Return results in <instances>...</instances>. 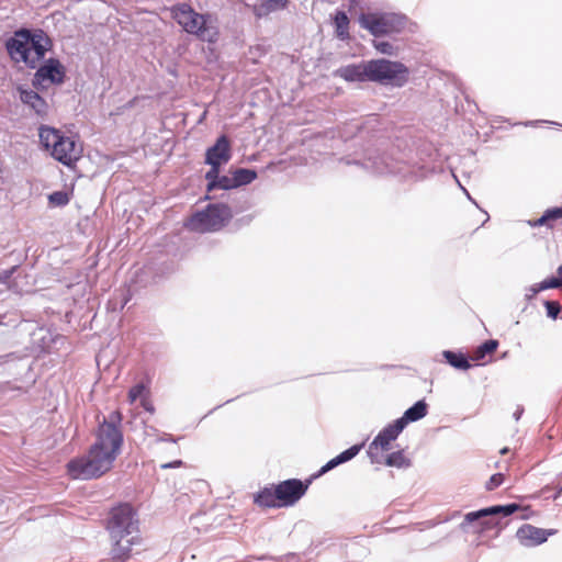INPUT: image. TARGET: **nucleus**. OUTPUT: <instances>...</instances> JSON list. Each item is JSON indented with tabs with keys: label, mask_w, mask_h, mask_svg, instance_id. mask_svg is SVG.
Instances as JSON below:
<instances>
[{
	"label": "nucleus",
	"mask_w": 562,
	"mask_h": 562,
	"mask_svg": "<svg viewBox=\"0 0 562 562\" xmlns=\"http://www.w3.org/2000/svg\"><path fill=\"white\" fill-rule=\"evenodd\" d=\"M122 414L112 412L108 418L99 424L95 441L91 446L88 456L74 459L67 464V472L75 480H91L108 472L123 445L121 430Z\"/></svg>",
	"instance_id": "1"
},
{
	"label": "nucleus",
	"mask_w": 562,
	"mask_h": 562,
	"mask_svg": "<svg viewBox=\"0 0 562 562\" xmlns=\"http://www.w3.org/2000/svg\"><path fill=\"white\" fill-rule=\"evenodd\" d=\"M106 530L113 541L110 559L102 562H125L131 557L132 546L138 538V518L128 504H122L109 514Z\"/></svg>",
	"instance_id": "2"
},
{
	"label": "nucleus",
	"mask_w": 562,
	"mask_h": 562,
	"mask_svg": "<svg viewBox=\"0 0 562 562\" xmlns=\"http://www.w3.org/2000/svg\"><path fill=\"white\" fill-rule=\"evenodd\" d=\"M53 46L49 36L41 29H20L5 41L9 56L16 63H24L29 68L35 69L45 54Z\"/></svg>",
	"instance_id": "3"
},
{
	"label": "nucleus",
	"mask_w": 562,
	"mask_h": 562,
	"mask_svg": "<svg viewBox=\"0 0 562 562\" xmlns=\"http://www.w3.org/2000/svg\"><path fill=\"white\" fill-rule=\"evenodd\" d=\"M40 142L54 159L70 167L82 154L81 144L72 136H66L61 131L50 127H40Z\"/></svg>",
	"instance_id": "4"
},
{
	"label": "nucleus",
	"mask_w": 562,
	"mask_h": 562,
	"mask_svg": "<svg viewBox=\"0 0 562 562\" xmlns=\"http://www.w3.org/2000/svg\"><path fill=\"white\" fill-rule=\"evenodd\" d=\"M518 508L517 504H507L468 513L460 528L465 532H483L490 529L499 531L503 528L501 519L513 515Z\"/></svg>",
	"instance_id": "5"
},
{
	"label": "nucleus",
	"mask_w": 562,
	"mask_h": 562,
	"mask_svg": "<svg viewBox=\"0 0 562 562\" xmlns=\"http://www.w3.org/2000/svg\"><path fill=\"white\" fill-rule=\"evenodd\" d=\"M172 18L189 34L198 36L202 41L215 42L216 30L210 25V15L200 14L188 3H180L171 9Z\"/></svg>",
	"instance_id": "6"
},
{
	"label": "nucleus",
	"mask_w": 562,
	"mask_h": 562,
	"mask_svg": "<svg viewBox=\"0 0 562 562\" xmlns=\"http://www.w3.org/2000/svg\"><path fill=\"white\" fill-rule=\"evenodd\" d=\"M369 81L396 88L404 87L409 79V69L401 61L390 59L368 60Z\"/></svg>",
	"instance_id": "7"
},
{
	"label": "nucleus",
	"mask_w": 562,
	"mask_h": 562,
	"mask_svg": "<svg viewBox=\"0 0 562 562\" xmlns=\"http://www.w3.org/2000/svg\"><path fill=\"white\" fill-rule=\"evenodd\" d=\"M231 217L232 210L228 205L214 203L193 214L186 225L189 229L200 233L216 232L224 227Z\"/></svg>",
	"instance_id": "8"
},
{
	"label": "nucleus",
	"mask_w": 562,
	"mask_h": 562,
	"mask_svg": "<svg viewBox=\"0 0 562 562\" xmlns=\"http://www.w3.org/2000/svg\"><path fill=\"white\" fill-rule=\"evenodd\" d=\"M359 23L373 36L379 37L401 33L406 26V18L397 13L368 12L359 16Z\"/></svg>",
	"instance_id": "9"
},
{
	"label": "nucleus",
	"mask_w": 562,
	"mask_h": 562,
	"mask_svg": "<svg viewBox=\"0 0 562 562\" xmlns=\"http://www.w3.org/2000/svg\"><path fill=\"white\" fill-rule=\"evenodd\" d=\"M346 162L361 166L375 175L398 173L405 176L404 165L393 158L382 155L376 148H367L359 158L348 159Z\"/></svg>",
	"instance_id": "10"
},
{
	"label": "nucleus",
	"mask_w": 562,
	"mask_h": 562,
	"mask_svg": "<svg viewBox=\"0 0 562 562\" xmlns=\"http://www.w3.org/2000/svg\"><path fill=\"white\" fill-rule=\"evenodd\" d=\"M232 158L231 140L226 135H221L215 144L209 147L205 151V164L211 168L210 177H216V170H221L223 165H226Z\"/></svg>",
	"instance_id": "11"
},
{
	"label": "nucleus",
	"mask_w": 562,
	"mask_h": 562,
	"mask_svg": "<svg viewBox=\"0 0 562 562\" xmlns=\"http://www.w3.org/2000/svg\"><path fill=\"white\" fill-rule=\"evenodd\" d=\"M403 427L397 420L385 426L369 445L368 457L371 463H381L379 449L386 451L390 449L391 442L394 441L403 431Z\"/></svg>",
	"instance_id": "12"
},
{
	"label": "nucleus",
	"mask_w": 562,
	"mask_h": 562,
	"mask_svg": "<svg viewBox=\"0 0 562 562\" xmlns=\"http://www.w3.org/2000/svg\"><path fill=\"white\" fill-rule=\"evenodd\" d=\"M65 78V69L60 61L56 58H49L44 65L37 68L34 78L33 86H44L46 82L49 83H61Z\"/></svg>",
	"instance_id": "13"
},
{
	"label": "nucleus",
	"mask_w": 562,
	"mask_h": 562,
	"mask_svg": "<svg viewBox=\"0 0 562 562\" xmlns=\"http://www.w3.org/2000/svg\"><path fill=\"white\" fill-rule=\"evenodd\" d=\"M307 485L296 479H290L276 486L280 506L294 505L306 492Z\"/></svg>",
	"instance_id": "14"
},
{
	"label": "nucleus",
	"mask_w": 562,
	"mask_h": 562,
	"mask_svg": "<svg viewBox=\"0 0 562 562\" xmlns=\"http://www.w3.org/2000/svg\"><path fill=\"white\" fill-rule=\"evenodd\" d=\"M551 533L546 529L526 524L517 530L516 537L522 546L535 547L546 542Z\"/></svg>",
	"instance_id": "15"
},
{
	"label": "nucleus",
	"mask_w": 562,
	"mask_h": 562,
	"mask_svg": "<svg viewBox=\"0 0 562 562\" xmlns=\"http://www.w3.org/2000/svg\"><path fill=\"white\" fill-rule=\"evenodd\" d=\"M336 76L349 82L369 81L368 61L342 66L336 70Z\"/></svg>",
	"instance_id": "16"
},
{
	"label": "nucleus",
	"mask_w": 562,
	"mask_h": 562,
	"mask_svg": "<svg viewBox=\"0 0 562 562\" xmlns=\"http://www.w3.org/2000/svg\"><path fill=\"white\" fill-rule=\"evenodd\" d=\"M20 100L30 106L37 115L47 114L48 105L46 101L34 90L19 87Z\"/></svg>",
	"instance_id": "17"
},
{
	"label": "nucleus",
	"mask_w": 562,
	"mask_h": 562,
	"mask_svg": "<svg viewBox=\"0 0 562 562\" xmlns=\"http://www.w3.org/2000/svg\"><path fill=\"white\" fill-rule=\"evenodd\" d=\"M363 443L361 445H353L352 447L348 448L347 450L339 453L337 457L329 460L325 465H323L317 475H323L327 473L328 471L333 470L334 468L338 467L339 464H342L345 462L350 461L353 459L362 449Z\"/></svg>",
	"instance_id": "18"
},
{
	"label": "nucleus",
	"mask_w": 562,
	"mask_h": 562,
	"mask_svg": "<svg viewBox=\"0 0 562 562\" xmlns=\"http://www.w3.org/2000/svg\"><path fill=\"white\" fill-rule=\"evenodd\" d=\"M427 408L428 406L424 400L417 401L413 406L405 411L401 418L396 420L403 428H405L408 423L424 418L427 415Z\"/></svg>",
	"instance_id": "19"
},
{
	"label": "nucleus",
	"mask_w": 562,
	"mask_h": 562,
	"mask_svg": "<svg viewBox=\"0 0 562 562\" xmlns=\"http://www.w3.org/2000/svg\"><path fill=\"white\" fill-rule=\"evenodd\" d=\"M288 3V0H262L254 5L252 11L257 18H263L272 12L284 10Z\"/></svg>",
	"instance_id": "20"
},
{
	"label": "nucleus",
	"mask_w": 562,
	"mask_h": 562,
	"mask_svg": "<svg viewBox=\"0 0 562 562\" xmlns=\"http://www.w3.org/2000/svg\"><path fill=\"white\" fill-rule=\"evenodd\" d=\"M221 170H216V177H210L209 172L205 173V180L207 181L206 190L211 192L213 190H232L236 189V184L233 181V176H221Z\"/></svg>",
	"instance_id": "21"
},
{
	"label": "nucleus",
	"mask_w": 562,
	"mask_h": 562,
	"mask_svg": "<svg viewBox=\"0 0 562 562\" xmlns=\"http://www.w3.org/2000/svg\"><path fill=\"white\" fill-rule=\"evenodd\" d=\"M255 503L261 507H281L279 498H277V491L274 488L265 487L255 496Z\"/></svg>",
	"instance_id": "22"
},
{
	"label": "nucleus",
	"mask_w": 562,
	"mask_h": 562,
	"mask_svg": "<svg viewBox=\"0 0 562 562\" xmlns=\"http://www.w3.org/2000/svg\"><path fill=\"white\" fill-rule=\"evenodd\" d=\"M337 37L345 41L349 38V19L346 12L337 11L334 18Z\"/></svg>",
	"instance_id": "23"
},
{
	"label": "nucleus",
	"mask_w": 562,
	"mask_h": 562,
	"mask_svg": "<svg viewBox=\"0 0 562 562\" xmlns=\"http://www.w3.org/2000/svg\"><path fill=\"white\" fill-rule=\"evenodd\" d=\"M442 356L445 357L447 362L456 369L468 370L469 368H471L468 358L463 353H457L451 350H445L442 352Z\"/></svg>",
	"instance_id": "24"
},
{
	"label": "nucleus",
	"mask_w": 562,
	"mask_h": 562,
	"mask_svg": "<svg viewBox=\"0 0 562 562\" xmlns=\"http://www.w3.org/2000/svg\"><path fill=\"white\" fill-rule=\"evenodd\" d=\"M233 181L236 188L251 183L257 178V172L252 169L238 168L232 171Z\"/></svg>",
	"instance_id": "25"
},
{
	"label": "nucleus",
	"mask_w": 562,
	"mask_h": 562,
	"mask_svg": "<svg viewBox=\"0 0 562 562\" xmlns=\"http://www.w3.org/2000/svg\"><path fill=\"white\" fill-rule=\"evenodd\" d=\"M19 270V266L15 265L11 267L10 269L1 270L0 271V284H4L8 290L13 292H19L18 283L12 277L14 273Z\"/></svg>",
	"instance_id": "26"
},
{
	"label": "nucleus",
	"mask_w": 562,
	"mask_h": 562,
	"mask_svg": "<svg viewBox=\"0 0 562 562\" xmlns=\"http://www.w3.org/2000/svg\"><path fill=\"white\" fill-rule=\"evenodd\" d=\"M385 464L395 468L409 467V461L406 459L402 450L390 453L385 459Z\"/></svg>",
	"instance_id": "27"
},
{
	"label": "nucleus",
	"mask_w": 562,
	"mask_h": 562,
	"mask_svg": "<svg viewBox=\"0 0 562 562\" xmlns=\"http://www.w3.org/2000/svg\"><path fill=\"white\" fill-rule=\"evenodd\" d=\"M497 346H498V342L496 340H493V339L486 340L475 350L473 359L482 360L485 357V355L491 353L494 350H496Z\"/></svg>",
	"instance_id": "28"
},
{
	"label": "nucleus",
	"mask_w": 562,
	"mask_h": 562,
	"mask_svg": "<svg viewBox=\"0 0 562 562\" xmlns=\"http://www.w3.org/2000/svg\"><path fill=\"white\" fill-rule=\"evenodd\" d=\"M373 47L383 55L395 56L397 48L387 41L374 40Z\"/></svg>",
	"instance_id": "29"
},
{
	"label": "nucleus",
	"mask_w": 562,
	"mask_h": 562,
	"mask_svg": "<svg viewBox=\"0 0 562 562\" xmlns=\"http://www.w3.org/2000/svg\"><path fill=\"white\" fill-rule=\"evenodd\" d=\"M69 201L70 198L66 191H55L48 195V202L54 206H65Z\"/></svg>",
	"instance_id": "30"
},
{
	"label": "nucleus",
	"mask_w": 562,
	"mask_h": 562,
	"mask_svg": "<svg viewBox=\"0 0 562 562\" xmlns=\"http://www.w3.org/2000/svg\"><path fill=\"white\" fill-rule=\"evenodd\" d=\"M149 394V391L148 389L145 386L144 383H138L136 385H134L133 387H131V390L128 391V401L130 403H134L136 400H140L146 395L148 396Z\"/></svg>",
	"instance_id": "31"
},
{
	"label": "nucleus",
	"mask_w": 562,
	"mask_h": 562,
	"mask_svg": "<svg viewBox=\"0 0 562 562\" xmlns=\"http://www.w3.org/2000/svg\"><path fill=\"white\" fill-rule=\"evenodd\" d=\"M504 477L505 476L503 473L493 474L485 484L486 490L493 491V490L497 488L504 482Z\"/></svg>",
	"instance_id": "32"
},
{
	"label": "nucleus",
	"mask_w": 562,
	"mask_h": 562,
	"mask_svg": "<svg viewBox=\"0 0 562 562\" xmlns=\"http://www.w3.org/2000/svg\"><path fill=\"white\" fill-rule=\"evenodd\" d=\"M562 286V277L555 278L552 277L550 279L543 280L539 283V289L548 290V289H555Z\"/></svg>",
	"instance_id": "33"
},
{
	"label": "nucleus",
	"mask_w": 562,
	"mask_h": 562,
	"mask_svg": "<svg viewBox=\"0 0 562 562\" xmlns=\"http://www.w3.org/2000/svg\"><path fill=\"white\" fill-rule=\"evenodd\" d=\"M544 306L549 317L555 319L561 311L560 304L554 301H546Z\"/></svg>",
	"instance_id": "34"
},
{
	"label": "nucleus",
	"mask_w": 562,
	"mask_h": 562,
	"mask_svg": "<svg viewBox=\"0 0 562 562\" xmlns=\"http://www.w3.org/2000/svg\"><path fill=\"white\" fill-rule=\"evenodd\" d=\"M544 213H546L549 222L550 221H555V220L562 217V206L561 207L549 209Z\"/></svg>",
	"instance_id": "35"
},
{
	"label": "nucleus",
	"mask_w": 562,
	"mask_h": 562,
	"mask_svg": "<svg viewBox=\"0 0 562 562\" xmlns=\"http://www.w3.org/2000/svg\"><path fill=\"white\" fill-rule=\"evenodd\" d=\"M540 291H543V290L539 289V283L531 285L530 288L527 289L526 299L532 300Z\"/></svg>",
	"instance_id": "36"
},
{
	"label": "nucleus",
	"mask_w": 562,
	"mask_h": 562,
	"mask_svg": "<svg viewBox=\"0 0 562 562\" xmlns=\"http://www.w3.org/2000/svg\"><path fill=\"white\" fill-rule=\"evenodd\" d=\"M140 404H142V406H143L147 412H149V413H153V412H154V406H153V404L149 402L148 396H146V395H145V396L142 398Z\"/></svg>",
	"instance_id": "37"
},
{
	"label": "nucleus",
	"mask_w": 562,
	"mask_h": 562,
	"mask_svg": "<svg viewBox=\"0 0 562 562\" xmlns=\"http://www.w3.org/2000/svg\"><path fill=\"white\" fill-rule=\"evenodd\" d=\"M182 464H183V462L181 460H176V461L162 464L161 468L162 469H175V468L181 467Z\"/></svg>",
	"instance_id": "38"
},
{
	"label": "nucleus",
	"mask_w": 562,
	"mask_h": 562,
	"mask_svg": "<svg viewBox=\"0 0 562 562\" xmlns=\"http://www.w3.org/2000/svg\"><path fill=\"white\" fill-rule=\"evenodd\" d=\"M178 439L173 438L170 434H162L157 441H170V442H177Z\"/></svg>",
	"instance_id": "39"
},
{
	"label": "nucleus",
	"mask_w": 562,
	"mask_h": 562,
	"mask_svg": "<svg viewBox=\"0 0 562 562\" xmlns=\"http://www.w3.org/2000/svg\"><path fill=\"white\" fill-rule=\"evenodd\" d=\"M548 223H549V220H548L546 213H543V215L533 223V226L544 225Z\"/></svg>",
	"instance_id": "40"
},
{
	"label": "nucleus",
	"mask_w": 562,
	"mask_h": 562,
	"mask_svg": "<svg viewBox=\"0 0 562 562\" xmlns=\"http://www.w3.org/2000/svg\"><path fill=\"white\" fill-rule=\"evenodd\" d=\"M522 413H524V407L522 406H517L516 411L513 414L515 420H519L521 415H522Z\"/></svg>",
	"instance_id": "41"
},
{
	"label": "nucleus",
	"mask_w": 562,
	"mask_h": 562,
	"mask_svg": "<svg viewBox=\"0 0 562 562\" xmlns=\"http://www.w3.org/2000/svg\"><path fill=\"white\" fill-rule=\"evenodd\" d=\"M560 495H562V484L558 486L557 493L553 496V499H557Z\"/></svg>",
	"instance_id": "42"
},
{
	"label": "nucleus",
	"mask_w": 562,
	"mask_h": 562,
	"mask_svg": "<svg viewBox=\"0 0 562 562\" xmlns=\"http://www.w3.org/2000/svg\"><path fill=\"white\" fill-rule=\"evenodd\" d=\"M461 188H462V190L464 191L465 196H468V199H469V200L473 201V200H472V198H471V195H470V193L467 191V189H464L463 187H461Z\"/></svg>",
	"instance_id": "43"
},
{
	"label": "nucleus",
	"mask_w": 562,
	"mask_h": 562,
	"mask_svg": "<svg viewBox=\"0 0 562 562\" xmlns=\"http://www.w3.org/2000/svg\"><path fill=\"white\" fill-rule=\"evenodd\" d=\"M508 451H509V449H508L507 447H505V448H503V449L501 450V453H502V454H505V453H507Z\"/></svg>",
	"instance_id": "44"
},
{
	"label": "nucleus",
	"mask_w": 562,
	"mask_h": 562,
	"mask_svg": "<svg viewBox=\"0 0 562 562\" xmlns=\"http://www.w3.org/2000/svg\"><path fill=\"white\" fill-rule=\"evenodd\" d=\"M558 273L562 277V265L558 268Z\"/></svg>",
	"instance_id": "45"
},
{
	"label": "nucleus",
	"mask_w": 562,
	"mask_h": 562,
	"mask_svg": "<svg viewBox=\"0 0 562 562\" xmlns=\"http://www.w3.org/2000/svg\"><path fill=\"white\" fill-rule=\"evenodd\" d=\"M352 127L358 130L360 126H359V124H353Z\"/></svg>",
	"instance_id": "46"
}]
</instances>
